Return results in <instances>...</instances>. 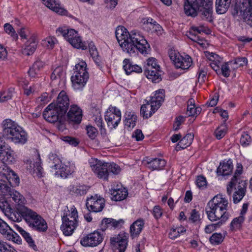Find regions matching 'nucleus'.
Segmentation results:
<instances>
[{"label":"nucleus","instance_id":"f257e3e1","mask_svg":"<svg viewBox=\"0 0 252 252\" xmlns=\"http://www.w3.org/2000/svg\"><path fill=\"white\" fill-rule=\"evenodd\" d=\"M116 37L123 51L130 55L138 52L145 55L150 51V45L144 36L136 31L130 32L123 26H118L115 32Z\"/></svg>","mask_w":252,"mask_h":252},{"label":"nucleus","instance_id":"f03ea898","mask_svg":"<svg viewBox=\"0 0 252 252\" xmlns=\"http://www.w3.org/2000/svg\"><path fill=\"white\" fill-rule=\"evenodd\" d=\"M184 11L188 16L198 15L203 20L213 21L212 0H185Z\"/></svg>","mask_w":252,"mask_h":252},{"label":"nucleus","instance_id":"7ed1b4c3","mask_svg":"<svg viewBox=\"0 0 252 252\" xmlns=\"http://www.w3.org/2000/svg\"><path fill=\"white\" fill-rule=\"evenodd\" d=\"M228 202L222 195H216L210 200L205 208L207 218L211 221L219 220H227L229 214L227 212Z\"/></svg>","mask_w":252,"mask_h":252},{"label":"nucleus","instance_id":"20e7f679","mask_svg":"<svg viewBox=\"0 0 252 252\" xmlns=\"http://www.w3.org/2000/svg\"><path fill=\"white\" fill-rule=\"evenodd\" d=\"M3 136L15 144L23 145L28 141V134L17 123L10 119L3 121Z\"/></svg>","mask_w":252,"mask_h":252},{"label":"nucleus","instance_id":"39448f33","mask_svg":"<svg viewBox=\"0 0 252 252\" xmlns=\"http://www.w3.org/2000/svg\"><path fill=\"white\" fill-rule=\"evenodd\" d=\"M164 90L159 89L156 91L154 96H152L149 101H147L146 103L141 107L140 113L143 117L148 119L151 117L160 107L164 101Z\"/></svg>","mask_w":252,"mask_h":252},{"label":"nucleus","instance_id":"423d86ee","mask_svg":"<svg viewBox=\"0 0 252 252\" xmlns=\"http://www.w3.org/2000/svg\"><path fill=\"white\" fill-rule=\"evenodd\" d=\"M128 234L121 231L118 234L110 238L111 246L114 252H125L127 246Z\"/></svg>","mask_w":252,"mask_h":252},{"label":"nucleus","instance_id":"0eeeda50","mask_svg":"<svg viewBox=\"0 0 252 252\" xmlns=\"http://www.w3.org/2000/svg\"><path fill=\"white\" fill-rule=\"evenodd\" d=\"M89 163L92 170L100 179L108 180L109 176V163L98 160L97 158H92Z\"/></svg>","mask_w":252,"mask_h":252},{"label":"nucleus","instance_id":"6e6552de","mask_svg":"<svg viewBox=\"0 0 252 252\" xmlns=\"http://www.w3.org/2000/svg\"><path fill=\"white\" fill-rule=\"evenodd\" d=\"M105 205V201L104 198L97 194L91 196L86 199V206L89 212H100L104 208Z\"/></svg>","mask_w":252,"mask_h":252},{"label":"nucleus","instance_id":"1a4fd4ad","mask_svg":"<svg viewBox=\"0 0 252 252\" xmlns=\"http://www.w3.org/2000/svg\"><path fill=\"white\" fill-rule=\"evenodd\" d=\"M5 205L3 202H0V208L2 211L7 212V209H9V214H6L9 217V219L13 221L19 222L22 220V219H24V214L22 213L23 209H26L27 207L25 206H21L19 204H16L15 205L14 209H12L10 208H8V206L5 207Z\"/></svg>","mask_w":252,"mask_h":252},{"label":"nucleus","instance_id":"9d476101","mask_svg":"<svg viewBox=\"0 0 252 252\" xmlns=\"http://www.w3.org/2000/svg\"><path fill=\"white\" fill-rule=\"evenodd\" d=\"M0 233L6 240L11 241L17 244H21L22 240L20 237L0 218Z\"/></svg>","mask_w":252,"mask_h":252},{"label":"nucleus","instance_id":"9b49d317","mask_svg":"<svg viewBox=\"0 0 252 252\" xmlns=\"http://www.w3.org/2000/svg\"><path fill=\"white\" fill-rule=\"evenodd\" d=\"M105 120L109 126L116 128L121 120V112L116 107H109L105 115Z\"/></svg>","mask_w":252,"mask_h":252},{"label":"nucleus","instance_id":"f8f14e48","mask_svg":"<svg viewBox=\"0 0 252 252\" xmlns=\"http://www.w3.org/2000/svg\"><path fill=\"white\" fill-rule=\"evenodd\" d=\"M43 116L47 121L54 123L58 121L61 122L64 115L61 114L59 111L57 110L53 102L45 109Z\"/></svg>","mask_w":252,"mask_h":252},{"label":"nucleus","instance_id":"ddd939ff","mask_svg":"<svg viewBox=\"0 0 252 252\" xmlns=\"http://www.w3.org/2000/svg\"><path fill=\"white\" fill-rule=\"evenodd\" d=\"M55 107L61 114L65 115L69 106V100L66 93L61 91L58 95L56 103H54Z\"/></svg>","mask_w":252,"mask_h":252},{"label":"nucleus","instance_id":"4468645a","mask_svg":"<svg viewBox=\"0 0 252 252\" xmlns=\"http://www.w3.org/2000/svg\"><path fill=\"white\" fill-rule=\"evenodd\" d=\"M0 160L3 164H11L15 160L14 152L8 145L0 146Z\"/></svg>","mask_w":252,"mask_h":252},{"label":"nucleus","instance_id":"2eb2a0df","mask_svg":"<svg viewBox=\"0 0 252 252\" xmlns=\"http://www.w3.org/2000/svg\"><path fill=\"white\" fill-rule=\"evenodd\" d=\"M143 28L148 32L156 33L159 35L161 34L162 27L151 18H143L141 20Z\"/></svg>","mask_w":252,"mask_h":252},{"label":"nucleus","instance_id":"dca6fc26","mask_svg":"<svg viewBox=\"0 0 252 252\" xmlns=\"http://www.w3.org/2000/svg\"><path fill=\"white\" fill-rule=\"evenodd\" d=\"M103 240L102 235L98 231H94L85 237L81 241L83 246L94 247L99 244Z\"/></svg>","mask_w":252,"mask_h":252},{"label":"nucleus","instance_id":"f3484780","mask_svg":"<svg viewBox=\"0 0 252 252\" xmlns=\"http://www.w3.org/2000/svg\"><path fill=\"white\" fill-rule=\"evenodd\" d=\"M62 220L63 223L61 226V229L63 234L65 236L72 235L77 226V222L69 220V218L67 216L62 217Z\"/></svg>","mask_w":252,"mask_h":252},{"label":"nucleus","instance_id":"a211bd4d","mask_svg":"<svg viewBox=\"0 0 252 252\" xmlns=\"http://www.w3.org/2000/svg\"><path fill=\"white\" fill-rule=\"evenodd\" d=\"M67 116L69 121L79 124L82 121V111L78 106L76 105H71L67 113Z\"/></svg>","mask_w":252,"mask_h":252},{"label":"nucleus","instance_id":"6ab92c4d","mask_svg":"<svg viewBox=\"0 0 252 252\" xmlns=\"http://www.w3.org/2000/svg\"><path fill=\"white\" fill-rule=\"evenodd\" d=\"M73 75L71 79L73 88L76 90L82 89L86 84L89 77V74Z\"/></svg>","mask_w":252,"mask_h":252},{"label":"nucleus","instance_id":"aec40b11","mask_svg":"<svg viewBox=\"0 0 252 252\" xmlns=\"http://www.w3.org/2000/svg\"><path fill=\"white\" fill-rule=\"evenodd\" d=\"M124 223V220L122 219L117 220L112 218H104L101 221L100 227L102 231H104L109 227L121 228Z\"/></svg>","mask_w":252,"mask_h":252},{"label":"nucleus","instance_id":"412c9836","mask_svg":"<svg viewBox=\"0 0 252 252\" xmlns=\"http://www.w3.org/2000/svg\"><path fill=\"white\" fill-rule=\"evenodd\" d=\"M233 168L232 161L231 160L229 159L226 161H223L222 163H220L217 172L219 175L227 176L232 173Z\"/></svg>","mask_w":252,"mask_h":252},{"label":"nucleus","instance_id":"4be33fe9","mask_svg":"<svg viewBox=\"0 0 252 252\" xmlns=\"http://www.w3.org/2000/svg\"><path fill=\"white\" fill-rule=\"evenodd\" d=\"M247 183L246 181L239 182L236 190L233 195V201L235 204L239 202L246 194Z\"/></svg>","mask_w":252,"mask_h":252},{"label":"nucleus","instance_id":"5701e85b","mask_svg":"<svg viewBox=\"0 0 252 252\" xmlns=\"http://www.w3.org/2000/svg\"><path fill=\"white\" fill-rule=\"evenodd\" d=\"M112 195L111 199L116 201H120L125 199L128 195L127 190L125 188H112L110 190Z\"/></svg>","mask_w":252,"mask_h":252},{"label":"nucleus","instance_id":"b1692460","mask_svg":"<svg viewBox=\"0 0 252 252\" xmlns=\"http://www.w3.org/2000/svg\"><path fill=\"white\" fill-rule=\"evenodd\" d=\"M159 68L146 67L144 73L147 77L154 83H158L161 81L160 74Z\"/></svg>","mask_w":252,"mask_h":252},{"label":"nucleus","instance_id":"393cba45","mask_svg":"<svg viewBox=\"0 0 252 252\" xmlns=\"http://www.w3.org/2000/svg\"><path fill=\"white\" fill-rule=\"evenodd\" d=\"M144 224L143 219H138L130 226V236L132 239L138 237L141 233Z\"/></svg>","mask_w":252,"mask_h":252},{"label":"nucleus","instance_id":"a878e982","mask_svg":"<svg viewBox=\"0 0 252 252\" xmlns=\"http://www.w3.org/2000/svg\"><path fill=\"white\" fill-rule=\"evenodd\" d=\"M21 211V209L20 210ZM22 211V213L24 214V220L27 223L30 227L34 221L40 216L36 212L33 211L32 209H29L27 207L26 209H23Z\"/></svg>","mask_w":252,"mask_h":252},{"label":"nucleus","instance_id":"bb28decb","mask_svg":"<svg viewBox=\"0 0 252 252\" xmlns=\"http://www.w3.org/2000/svg\"><path fill=\"white\" fill-rule=\"evenodd\" d=\"M43 3L49 8L61 15H66L67 11L61 7L55 0H41Z\"/></svg>","mask_w":252,"mask_h":252},{"label":"nucleus","instance_id":"cd10ccee","mask_svg":"<svg viewBox=\"0 0 252 252\" xmlns=\"http://www.w3.org/2000/svg\"><path fill=\"white\" fill-rule=\"evenodd\" d=\"M30 227L38 232H45L48 229V224L43 217L40 216Z\"/></svg>","mask_w":252,"mask_h":252},{"label":"nucleus","instance_id":"c85d7f7f","mask_svg":"<svg viewBox=\"0 0 252 252\" xmlns=\"http://www.w3.org/2000/svg\"><path fill=\"white\" fill-rule=\"evenodd\" d=\"M90 187L86 185H71L68 188L70 193L75 196H82L87 192Z\"/></svg>","mask_w":252,"mask_h":252},{"label":"nucleus","instance_id":"c756f323","mask_svg":"<svg viewBox=\"0 0 252 252\" xmlns=\"http://www.w3.org/2000/svg\"><path fill=\"white\" fill-rule=\"evenodd\" d=\"M191 58L189 55H186L185 57L180 56L177 58V60L175 61L174 64L177 68L187 69L191 66Z\"/></svg>","mask_w":252,"mask_h":252},{"label":"nucleus","instance_id":"7c9ffc66","mask_svg":"<svg viewBox=\"0 0 252 252\" xmlns=\"http://www.w3.org/2000/svg\"><path fill=\"white\" fill-rule=\"evenodd\" d=\"M37 47V43L34 37H31L25 44V47L22 50V53L27 56L32 55Z\"/></svg>","mask_w":252,"mask_h":252},{"label":"nucleus","instance_id":"2f4dec72","mask_svg":"<svg viewBox=\"0 0 252 252\" xmlns=\"http://www.w3.org/2000/svg\"><path fill=\"white\" fill-rule=\"evenodd\" d=\"M148 167L152 170H161L165 166L166 161L161 158H155L147 161Z\"/></svg>","mask_w":252,"mask_h":252},{"label":"nucleus","instance_id":"473e14b6","mask_svg":"<svg viewBox=\"0 0 252 252\" xmlns=\"http://www.w3.org/2000/svg\"><path fill=\"white\" fill-rule=\"evenodd\" d=\"M57 33H60L68 41H70V39L75 38L74 37L78 36L77 32L73 29H63L59 28L56 31Z\"/></svg>","mask_w":252,"mask_h":252},{"label":"nucleus","instance_id":"72a5a7b5","mask_svg":"<svg viewBox=\"0 0 252 252\" xmlns=\"http://www.w3.org/2000/svg\"><path fill=\"white\" fill-rule=\"evenodd\" d=\"M248 3L249 6L243 11L242 17L244 22L252 27V0H248Z\"/></svg>","mask_w":252,"mask_h":252},{"label":"nucleus","instance_id":"f704fd0d","mask_svg":"<svg viewBox=\"0 0 252 252\" xmlns=\"http://www.w3.org/2000/svg\"><path fill=\"white\" fill-rule=\"evenodd\" d=\"M231 0H216V12L219 14L225 13L229 7Z\"/></svg>","mask_w":252,"mask_h":252},{"label":"nucleus","instance_id":"c9c22d12","mask_svg":"<svg viewBox=\"0 0 252 252\" xmlns=\"http://www.w3.org/2000/svg\"><path fill=\"white\" fill-rule=\"evenodd\" d=\"M137 116L133 112H129L125 114V125L128 127L133 128L137 121Z\"/></svg>","mask_w":252,"mask_h":252},{"label":"nucleus","instance_id":"e433bc0d","mask_svg":"<svg viewBox=\"0 0 252 252\" xmlns=\"http://www.w3.org/2000/svg\"><path fill=\"white\" fill-rule=\"evenodd\" d=\"M7 195H9L12 198L15 203V205L16 204H19L21 206H25L26 200L25 197L17 191L12 189Z\"/></svg>","mask_w":252,"mask_h":252},{"label":"nucleus","instance_id":"4c0bfd02","mask_svg":"<svg viewBox=\"0 0 252 252\" xmlns=\"http://www.w3.org/2000/svg\"><path fill=\"white\" fill-rule=\"evenodd\" d=\"M44 66V63L40 61H37L34 63L32 66L30 68L28 73L31 77H35Z\"/></svg>","mask_w":252,"mask_h":252},{"label":"nucleus","instance_id":"58836bf2","mask_svg":"<svg viewBox=\"0 0 252 252\" xmlns=\"http://www.w3.org/2000/svg\"><path fill=\"white\" fill-rule=\"evenodd\" d=\"M194 138V135L192 133H188L186 134L178 143L177 147L182 149H185L190 146Z\"/></svg>","mask_w":252,"mask_h":252},{"label":"nucleus","instance_id":"ea45409f","mask_svg":"<svg viewBox=\"0 0 252 252\" xmlns=\"http://www.w3.org/2000/svg\"><path fill=\"white\" fill-rule=\"evenodd\" d=\"M49 159L50 167L53 169L57 170L62 165L61 160L56 154H50L49 155Z\"/></svg>","mask_w":252,"mask_h":252},{"label":"nucleus","instance_id":"a19ab883","mask_svg":"<svg viewBox=\"0 0 252 252\" xmlns=\"http://www.w3.org/2000/svg\"><path fill=\"white\" fill-rule=\"evenodd\" d=\"M247 63L248 60L246 57H238L236 58L234 61L229 62L231 68L234 70L246 65Z\"/></svg>","mask_w":252,"mask_h":252},{"label":"nucleus","instance_id":"79ce46f5","mask_svg":"<svg viewBox=\"0 0 252 252\" xmlns=\"http://www.w3.org/2000/svg\"><path fill=\"white\" fill-rule=\"evenodd\" d=\"M75 38L70 39L68 42L74 48L85 50L87 49V46L82 42L80 37L78 35L74 37Z\"/></svg>","mask_w":252,"mask_h":252},{"label":"nucleus","instance_id":"37998d69","mask_svg":"<svg viewBox=\"0 0 252 252\" xmlns=\"http://www.w3.org/2000/svg\"><path fill=\"white\" fill-rule=\"evenodd\" d=\"M58 170L55 173L56 175H60V177L63 178H66L68 175L71 174V171L70 170V167L67 165H61L60 167L58 168Z\"/></svg>","mask_w":252,"mask_h":252},{"label":"nucleus","instance_id":"c03bdc74","mask_svg":"<svg viewBox=\"0 0 252 252\" xmlns=\"http://www.w3.org/2000/svg\"><path fill=\"white\" fill-rule=\"evenodd\" d=\"M74 75L89 74L87 70V64L85 62H81L76 64Z\"/></svg>","mask_w":252,"mask_h":252},{"label":"nucleus","instance_id":"a18cd8bd","mask_svg":"<svg viewBox=\"0 0 252 252\" xmlns=\"http://www.w3.org/2000/svg\"><path fill=\"white\" fill-rule=\"evenodd\" d=\"M12 189L8 183L7 178L5 180H0V191H1V192L7 195Z\"/></svg>","mask_w":252,"mask_h":252},{"label":"nucleus","instance_id":"49530a36","mask_svg":"<svg viewBox=\"0 0 252 252\" xmlns=\"http://www.w3.org/2000/svg\"><path fill=\"white\" fill-rule=\"evenodd\" d=\"M245 220L244 216H240L238 217L234 218L230 223V229L233 230L235 228H239Z\"/></svg>","mask_w":252,"mask_h":252},{"label":"nucleus","instance_id":"de8ad7c7","mask_svg":"<svg viewBox=\"0 0 252 252\" xmlns=\"http://www.w3.org/2000/svg\"><path fill=\"white\" fill-rule=\"evenodd\" d=\"M41 159L40 158L39 155H38V158H37L36 161L33 164V169L34 172H36L37 176L39 177L42 176L43 168L41 165Z\"/></svg>","mask_w":252,"mask_h":252},{"label":"nucleus","instance_id":"09e8293b","mask_svg":"<svg viewBox=\"0 0 252 252\" xmlns=\"http://www.w3.org/2000/svg\"><path fill=\"white\" fill-rule=\"evenodd\" d=\"M223 237L221 233H214L209 238V241L212 244L219 245L223 240Z\"/></svg>","mask_w":252,"mask_h":252},{"label":"nucleus","instance_id":"8fccbe9b","mask_svg":"<svg viewBox=\"0 0 252 252\" xmlns=\"http://www.w3.org/2000/svg\"><path fill=\"white\" fill-rule=\"evenodd\" d=\"M187 36L189 38L191 39L192 41L197 42L199 44L201 45H203L204 44V39L202 38H201L197 34H196L194 32H193L192 31H189L188 32L187 34Z\"/></svg>","mask_w":252,"mask_h":252},{"label":"nucleus","instance_id":"3c124183","mask_svg":"<svg viewBox=\"0 0 252 252\" xmlns=\"http://www.w3.org/2000/svg\"><path fill=\"white\" fill-rule=\"evenodd\" d=\"M123 68L124 69L127 75H129L133 72V64L128 59H125L123 61Z\"/></svg>","mask_w":252,"mask_h":252},{"label":"nucleus","instance_id":"603ef678","mask_svg":"<svg viewBox=\"0 0 252 252\" xmlns=\"http://www.w3.org/2000/svg\"><path fill=\"white\" fill-rule=\"evenodd\" d=\"M201 111V108L200 107H188L187 114L189 117H196Z\"/></svg>","mask_w":252,"mask_h":252},{"label":"nucleus","instance_id":"864d4df0","mask_svg":"<svg viewBox=\"0 0 252 252\" xmlns=\"http://www.w3.org/2000/svg\"><path fill=\"white\" fill-rule=\"evenodd\" d=\"M11 173V176H10L9 179L7 178L8 183L10 187L18 186L20 183L19 178L13 171H12Z\"/></svg>","mask_w":252,"mask_h":252},{"label":"nucleus","instance_id":"5fc2aeb1","mask_svg":"<svg viewBox=\"0 0 252 252\" xmlns=\"http://www.w3.org/2000/svg\"><path fill=\"white\" fill-rule=\"evenodd\" d=\"M4 29L5 32L10 34L14 39H17L18 35L16 33L13 27L8 23H6L4 25Z\"/></svg>","mask_w":252,"mask_h":252},{"label":"nucleus","instance_id":"6e6d98bb","mask_svg":"<svg viewBox=\"0 0 252 252\" xmlns=\"http://www.w3.org/2000/svg\"><path fill=\"white\" fill-rule=\"evenodd\" d=\"M235 178V177L231 179V181L229 183V184L227 186V192L228 195L230 196H231L233 189H234L236 190L237 189L238 183Z\"/></svg>","mask_w":252,"mask_h":252},{"label":"nucleus","instance_id":"4d7b16f0","mask_svg":"<svg viewBox=\"0 0 252 252\" xmlns=\"http://www.w3.org/2000/svg\"><path fill=\"white\" fill-rule=\"evenodd\" d=\"M251 141V137L248 133L244 132L241 136L240 142L242 146L245 147L249 145Z\"/></svg>","mask_w":252,"mask_h":252},{"label":"nucleus","instance_id":"13d9d810","mask_svg":"<svg viewBox=\"0 0 252 252\" xmlns=\"http://www.w3.org/2000/svg\"><path fill=\"white\" fill-rule=\"evenodd\" d=\"M86 129L88 136L91 139H94L96 137L97 134V130L94 127L88 126H86Z\"/></svg>","mask_w":252,"mask_h":252},{"label":"nucleus","instance_id":"bf43d9fd","mask_svg":"<svg viewBox=\"0 0 252 252\" xmlns=\"http://www.w3.org/2000/svg\"><path fill=\"white\" fill-rule=\"evenodd\" d=\"M185 231H186V230H183L181 228H172L169 233V237L171 239H175L180 235L181 233Z\"/></svg>","mask_w":252,"mask_h":252},{"label":"nucleus","instance_id":"052dcab7","mask_svg":"<svg viewBox=\"0 0 252 252\" xmlns=\"http://www.w3.org/2000/svg\"><path fill=\"white\" fill-rule=\"evenodd\" d=\"M226 130L225 126H221L220 127H218L215 132V135L218 139H220L223 137L226 134Z\"/></svg>","mask_w":252,"mask_h":252},{"label":"nucleus","instance_id":"680f3d73","mask_svg":"<svg viewBox=\"0 0 252 252\" xmlns=\"http://www.w3.org/2000/svg\"><path fill=\"white\" fill-rule=\"evenodd\" d=\"M63 74L64 72L61 67H57L52 73L51 75V79L54 80L57 79L58 77L61 78L63 75Z\"/></svg>","mask_w":252,"mask_h":252},{"label":"nucleus","instance_id":"e2e57ef3","mask_svg":"<svg viewBox=\"0 0 252 252\" xmlns=\"http://www.w3.org/2000/svg\"><path fill=\"white\" fill-rule=\"evenodd\" d=\"M44 44L49 48H53L55 44L57 42L56 38L53 36H49L45 38L44 41Z\"/></svg>","mask_w":252,"mask_h":252},{"label":"nucleus","instance_id":"0e129e2a","mask_svg":"<svg viewBox=\"0 0 252 252\" xmlns=\"http://www.w3.org/2000/svg\"><path fill=\"white\" fill-rule=\"evenodd\" d=\"M109 173L112 172L114 174H118L121 171L120 167L115 163H109Z\"/></svg>","mask_w":252,"mask_h":252},{"label":"nucleus","instance_id":"69168bd1","mask_svg":"<svg viewBox=\"0 0 252 252\" xmlns=\"http://www.w3.org/2000/svg\"><path fill=\"white\" fill-rule=\"evenodd\" d=\"M229 64V62L226 63L222 65L221 67V70L220 73H221L222 75L225 77H228L230 75V70L228 65Z\"/></svg>","mask_w":252,"mask_h":252},{"label":"nucleus","instance_id":"338daca9","mask_svg":"<svg viewBox=\"0 0 252 252\" xmlns=\"http://www.w3.org/2000/svg\"><path fill=\"white\" fill-rule=\"evenodd\" d=\"M196 184L199 189L205 187L207 186L206 178L203 176H199L197 177Z\"/></svg>","mask_w":252,"mask_h":252},{"label":"nucleus","instance_id":"774afa93","mask_svg":"<svg viewBox=\"0 0 252 252\" xmlns=\"http://www.w3.org/2000/svg\"><path fill=\"white\" fill-rule=\"evenodd\" d=\"M0 252H17L15 249L10 245L3 243L0 248Z\"/></svg>","mask_w":252,"mask_h":252}]
</instances>
